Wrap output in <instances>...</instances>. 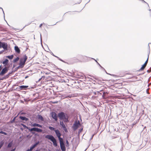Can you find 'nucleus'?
Instances as JSON below:
<instances>
[{"mask_svg": "<svg viewBox=\"0 0 151 151\" xmlns=\"http://www.w3.org/2000/svg\"><path fill=\"white\" fill-rule=\"evenodd\" d=\"M66 147H69V142H68V140H66Z\"/></svg>", "mask_w": 151, "mask_h": 151, "instance_id": "26", "label": "nucleus"}, {"mask_svg": "<svg viewBox=\"0 0 151 151\" xmlns=\"http://www.w3.org/2000/svg\"><path fill=\"white\" fill-rule=\"evenodd\" d=\"M14 56L13 55H12L9 56H8L6 57V58H8L10 59H12L13 58Z\"/></svg>", "mask_w": 151, "mask_h": 151, "instance_id": "19", "label": "nucleus"}, {"mask_svg": "<svg viewBox=\"0 0 151 151\" xmlns=\"http://www.w3.org/2000/svg\"><path fill=\"white\" fill-rule=\"evenodd\" d=\"M45 138L50 140L53 142V144L55 147L57 146V140L53 136L50 135H47L45 136Z\"/></svg>", "mask_w": 151, "mask_h": 151, "instance_id": "1", "label": "nucleus"}, {"mask_svg": "<svg viewBox=\"0 0 151 151\" xmlns=\"http://www.w3.org/2000/svg\"><path fill=\"white\" fill-rule=\"evenodd\" d=\"M15 148H14V149H13V150H11L10 151H15Z\"/></svg>", "mask_w": 151, "mask_h": 151, "instance_id": "36", "label": "nucleus"}, {"mask_svg": "<svg viewBox=\"0 0 151 151\" xmlns=\"http://www.w3.org/2000/svg\"><path fill=\"white\" fill-rule=\"evenodd\" d=\"M147 72L148 73H150L151 72V68H150L149 70H147Z\"/></svg>", "mask_w": 151, "mask_h": 151, "instance_id": "29", "label": "nucleus"}, {"mask_svg": "<svg viewBox=\"0 0 151 151\" xmlns=\"http://www.w3.org/2000/svg\"><path fill=\"white\" fill-rule=\"evenodd\" d=\"M58 115L60 119H66L65 114L63 112L59 113L58 114Z\"/></svg>", "mask_w": 151, "mask_h": 151, "instance_id": "6", "label": "nucleus"}, {"mask_svg": "<svg viewBox=\"0 0 151 151\" xmlns=\"http://www.w3.org/2000/svg\"><path fill=\"white\" fill-rule=\"evenodd\" d=\"M55 132L59 141L63 139V138L60 137L61 134L59 130L58 129L56 130H55Z\"/></svg>", "mask_w": 151, "mask_h": 151, "instance_id": "5", "label": "nucleus"}, {"mask_svg": "<svg viewBox=\"0 0 151 151\" xmlns=\"http://www.w3.org/2000/svg\"><path fill=\"white\" fill-rule=\"evenodd\" d=\"M42 24H41L40 25V26H39L41 28V27H42Z\"/></svg>", "mask_w": 151, "mask_h": 151, "instance_id": "35", "label": "nucleus"}, {"mask_svg": "<svg viewBox=\"0 0 151 151\" xmlns=\"http://www.w3.org/2000/svg\"><path fill=\"white\" fill-rule=\"evenodd\" d=\"M2 69V68H1V65L0 66V71Z\"/></svg>", "mask_w": 151, "mask_h": 151, "instance_id": "37", "label": "nucleus"}, {"mask_svg": "<svg viewBox=\"0 0 151 151\" xmlns=\"http://www.w3.org/2000/svg\"><path fill=\"white\" fill-rule=\"evenodd\" d=\"M81 125V124L79 121H76L73 124L72 127L73 129L74 130H76Z\"/></svg>", "mask_w": 151, "mask_h": 151, "instance_id": "3", "label": "nucleus"}, {"mask_svg": "<svg viewBox=\"0 0 151 151\" xmlns=\"http://www.w3.org/2000/svg\"><path fill=\"white\" fill-rule=\"evenodd\" d=\"M148 58H149V56H148V58H147V59L146 61L145 62V63H147H147H148Z\"/></svg>", "mask_w": 151, "mask_h": 151, "instance_id": "33", "label": "nucleus"}, {"mask_svg": "<svg viewBox=\"0 0 151 151\" xmlns=\"http://www.w3.org/2000/svg\"><path fill=\"white\" fill-rule=\"evenodd\" d=\"M39 143V142H37L35 143V144H34L32 146V147L34 148Z\"/></svg>", "mask_w": 151, "mask_h": 151, "instance_id": "23", "label": "nucleus"}, {"mask_svg": "<svg viewBox=\"0 0 151 151\" xmlns=\"http://www.w3.org/2000/svg\"><path fill=\"white\" fill-rule=\"evenodd\" d=\"M0 134H4L5 135H7V134L5 132H4L3 131H0Z\"/></svg>", "mask_w": 151, "mask_h": 151, "instance_id": "25", "label": "nucleus"}, {"mask_svg": "<svg viewBox=\"0 0 151 151\" xmlns=\"http://www.w3.org/2000/svg\"><path fill=\"white\" fill-rule=\"evenodd\" d=\"M14 49L15 51L16 52H17L18 53H20V50L17 46H15L14 47Z\"/></svg>", "mask_w": 151, "mask_h": 151, "instance_id": "14", "label": "nucleus"}, {"mask_svg": "<svg viewBox=\"0 0 151 151\" xmlns=\"http://www.w3.org/2000/svg\"><path fill=\"white\" fill-rule=\"evenodd\" d=\"M83 130V128L82 127L81 129H79V133H80V132H81Z\"/></svg>", "mask_w": 151, "mask_h": 151, "instance_id": "31", "label": "nucleus"}, {"mask_svg": "<svg viewBox=\"0 0 151 151\" xmlns=\"http://www.w3.org/2000/svg\"><path fill=\"white\" fill-rule=\"evenodd\" d=\"M45 78V76H42L41 77V78L39 79V81H40L41 80L43 81Z\"/></svg>", "mask_w": 151, "mask_h": 151, "instance_id": "24", "label": "nucleus"}, {"mask_svg": "<svg viewBox=\"0 0 151 151\" xmlns=\"http://www.w3.org/2000/svg\"><path fill=\"white\" fill-rule=\"evenodd\" d=\"M28 77V76H26L25 77V78H27Z\"/></svg>", "mask_w": 151, "mask_h": 151, "instance_id": "39", "label": "nucleus"}, {"mask_svg": "<svg viewBox=\"0 0 151 151\" xmlns=\"http://www.w3.org/2000/svg\"><path fill=\"white\" fill-rule=\"evenodd\" d=\"M19 59V58L18 57H17L16 58L14 59L13 60V62L15 63L17 62L18 61Z\"/></svg>", "mask_w": 151, "mask_h": 151, "instance_id": "20", "label": "nucleus"}, {"mask_svg": "<svg viewBox=\"0 0 151 151\" xmlns=\"http://www.w3.org/2000/svg\"><path fill=\"white\" fill-rule=\"evenodd\" d=\"M8 70V69L6 67H5L2 69L1 72L0 73V75L1 76L4 75L5 73L7 72Z\"/></svg>", "mask_w": 151, "mask_h": 151, "instance_id": "8", "label": "nucleus"}, {"mask_svg": "<svg viewBox=\"0 0 151 151\" xmlns=\"http://www.w3.org/2000/svg\"><path fill=\"white\" fill-rule=\"evenodd\" d=\"M51 115L52 118L54 119L55 121H57L58 120L57 115L55 112H52L51 113Z\"/></svg>", "mask_w": 151, "mask_h": 151, "instance_id": "10", "label": "nucleus"}, {"mask_svg": "<svg viewBox=\"0 0 151 151\" xmlns=\"http://www.w3.org/2000/svg\"><path fill=\"white\" fill-rule=\"evenodd\" d=\"M12 142H10L9 143L8 145V147L9 148L10 147H12Z\"/></svg>", "mask_w": 151, "mask_h": 151, "instance_id": "27", "label": "nucleus"}, {"mask_svg": "<svg viewBox=\"0 0 151 151\" xmlns=\"http://www.w3.org/2000/svg\"><path fill=\"white\" fill-rule=\"evenodd\" d=\"M1 42H0V48H1Z\"/></svg>", "mask_w": 151, "mask_h": 151, "instance_id": "38", "label": "nucleus"}, {"mask_svg": "<svg viewBox=\"0 0 151 151\" xmlns=\"http://www.w3.org/2000/svg\"><path fill=\"white\" fill-rule=\"evenodd\" d=\"M30 131H35L38 132H41L42 131V130L41 129L36 127H34L31 129Z\"/></svg>", "mask_w": 151, "mask_h": 151, "instance_id": "11", "label": "nucleus"}, {"mask_svg": "<svg viewBox=\"0 0 151 151\" xmlns=\"http://www.w3.org/2000/svg\"><path fill=\"white\" fill-rule=\"evenodd\" d=\"M60 125L62 126L63 128H65V126L63 122H60Z\"/></svg>", "mask_w": 151, "mask_h": 151, "instance_id": "17", "label": "nucleus"}, {"mask_svg": "<svg viewBox=\"0 0 151 151\" xmlns=\"http://www.w3.org/2000/svg\"><path fill=\"white\" fill-rule=\"evenodd\" d=\"M19 118L23 120L27 121L28 120V119L25 117L20 116Z\"/></svg>", "mask_w": 151, "mask_h": 151, "instance_id": "15", "label": "nucleus"}, {"mask_svg": "<svg viewBox=\"0 0 151 151\" xmlns=\"http://www.w3.org/2000/svg\"><path fill=\"white\" fill-rule=\"evenodd\" d=\"M34 148L32 146L31 147H30V149H29V151H32Z\"/></svg>", "mask_w": 151, "mask_h": 151, "instance_id": "30", "label": "nucleus"}, {"mask_svg": "<svg viewBox=\"0 0 151 151\" xmlns=\"http://www.w3.org/2000/svg\"><path fill=\"white\" fill-rule=\"evenodd\" d=\"M38 118L42 121H43L44 119L42 116L41 115H39Z\"/></svg>", "mask_w": 151, "mask_h": 151, "instance_id": "21", "label": "nucleus"}, {"mask_svg": "<svg viewBox=\"0 0 151 151\" xmlns=\"http://www.w3.org/2000/svg\"><path fill=\"white\" fill-rule=\"evenodd\" d=\"M60 146L61 150L62 151H65L66 148L64 143L63 140H62L59 141Z\"/></svg>", "mask_w": 151, "mask_h": 151, "instance_id": "4", "label": "nucleus"}, {"mask_svg": "<svg viewBox=\"0 0 151 151\" xmlns=\"http://www.w3.org/2000/svg\"><path fill=\"white\" fill-rule=\"evenodd\" d=\"M51 102L53 104H56L57 103H58V101H51Z\"/></svg>", "mask_w": 151, "mask_h": 151, "instance_id": "32", "label": "nucleus"}, {"mask_svg": "<svg viewBox=\"0 0 151 151\" xmlns=\"http://www.w3.org/2000/svg\"><path fill=\"white\" fill-rule=\"evenodd\" d=\"M21 125L23 126V127L24 128H27V127L25 125L22 124H21Z\"/></svg>", "mask_w": 151, "mask_h": 151, "instance_id": "28", "label": "nucleus"}, {"mask_svg": "<svg viewBox=\"0 0 151 151\" xmlns=\"http://www.w3.org/2000/svg\"><path fill=\"white\" fill-rule=\"evenodd\" d=\"M49 128L51 131H55V130H56L54 128L51 127H49Z\"/></svg>", "mask_w": 151, "mask_h": 151, "instance_id": "22", "label": "nucleus"}, {"mask_svg": "<svg viewBox=\"0 0 151 151\" xmlns=\"http://www.w3.org/2000/svg\"><path fill=\"white\" fill-rule=\"evenodd\" d=\"M144 64L146 66L147 65V63H145Z\"/></svg>", "mask_w": 151, "mask_h": 151, "instance_id": "40", "label": "nucleus"}, {"mask_svg": "<svg viewBox=\"0 0 151 151\" xmlns=\"http://www.w3.org/2000/svg\"><path fill=\"white\" fill-rule=\"evenodd\" d=\"M146 66L145 65L143 64V65L142 67L139 70V71H141L145 69Z\"/></svg>", "mask_w": 151, "mask_h": 151, "instance_id": "18", "label": "nucleus"}, {"mask_svg": "<svg viewBox=\"0 0 151 151\" xmlns=\"http://www.w3.org/2000/svg\"><path fill=\"white\" fill-rule=\"evenodd\" d=\"M26 151H29V149H28V150H27Z\"/></svg>", "mask_w": 151, "mask_h": 151, "instance_id": "41", "label": "nucleus"}, {"mask_svg": "<svg viewBox=\"0 0 151 151\" xmlns=\"http://www.w3.org/2000/svg\"><path fill=\"white\" fill-rule=\"evenodd\" d=\"M15 118H14V119H13V120H15Z\"/></svg>", "mask_w": 151, "mask_h": 151, "instance_id": "43", "label": "nucleus"}, {"mask_svg": "<svg viewBox=\"0 0 151 151\" xmlns=\"http://www.w3.org/2000/svg\"><path fill=\"white\" fill-rule=\"evenodd\" d=\"M21 129L22 130H23V129L22 128H21Z\"/></svg>", "mask_w": 151, "mask_h": 151, "instance_id": "44", "label": "nucleus"}, {"mask_svg": "<svg viewBox=\"0 0 151 151\" xmlns=\"http://www.w3.org/2000/svg\"><path fill=\"white\" fill-rule=\"evenodd\" d=\"M3 48L4 50H6L7 49V45L5 42H2L1 46V48Z\"/></svg>", "mask_w": 151, "mask_h": 151, "instance_id": "9", "label": "nucleus"}, {"mask_svg": "<svg viewBox=\"0 0 151 151\" xmlns=\"http://www.w3.org/2000/svg\"><path fill=\"white\" fill-rule=\"evenodd\" d=\"M31 126L32 127H42V126L40 125V124H37V123H31Z\"/></svg>", "mask_w": 151, "mask_h": 151, "instance_id": "12", "label": "nucleus"}, {"mask_svg": "<svg viewBox=\"0 0 151 151\" xmlns=\"http://www.w3.org/2000/svg\"><path fill=\"white\" fill-rule=\"evenodd\" d=\"M78 58L80 62H84L86 60V59L87 58V57L86 56L80 55L78 57Z\"/></svg>", "mask_w": 151, "mask_h": 151, "instance_id": "7", "label": "nucleus"}, {"mask_svg": "<svg viewBox=\"0 0 151 151\" xmlns=\"http://www.w3.org/2000/svg\"><path fill=\"white\" fill-rule=\"evenodd\" d=\"M27 58V57L26 55H25L24 56L23 58L20 59L19 63V67L21 68L23 67Z\"/></svg>", "mask_w": 151, "mask_h": 151, "instance_id": "2", "label": "nucleus"}, {"mask_svg": "<svg viewBox=\"0 0 151 151\" xmlns=\"http://www.w3.org/2000/svg\"><path fill=\"white\" fill-rule=\"evenodd\" d=\"M9 62V60L7 59H5L4 61H2V63L5 65V66L7 65Z\"/></svg>", "mask_w": 151, "mask_h": 151, "instance_id": "13", "label": "nucleus"}, {"mask_svg": "<svg viewBox=\"0 0 151 151\" xmlns=\"http://www.w3.org/2000/svg\"><path fill=\"white\" fill-rule=\"evenodd\" d=\"M40 151L39 150H36V151Z\"/></svg>", "mask_w": 151, "mask_h": 151, "instance_id": "42", "label": "nucleus"}, {"mask_svg": "<svg viewBox=\"0 0 151 151\" xmlns=\"http://www.w3.org/2000/svg\"><path fill=\"white\" fill-rule=\"evenodd\" d=\"M28 87V86H19V88L22 90L24 89V88H27Z\"/></svg>", "mask_w": 151, "mask_h": 151, "instance_id": "16", "label": "nucleus"}, {"mask_svg": "<svg viewBox=\"0 0 151 151\" xmlns=\"http://www.w3.org/2000/svg\"><path fill=\"white\" fill-rule=\"evenodd\" d=\"M63 129H64L65 132H66L67 131V129L66 127L65 128H63Z\"/></svg>", "mask_w": 151, "mask_h": 151, "instance_id": "34", "label": "nucleus"}]
</instances>
